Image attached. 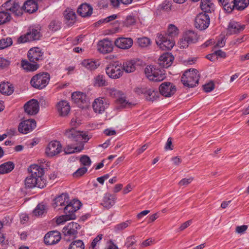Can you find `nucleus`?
I'll return each mask as SVG.
<instances>
[{
	"label": "nucleus",
	"instance_id": "nucleus-1",
	"mask_svg": "<svg viewBox=\"0 0 249 249\" xmlns=\"http://www.w3.org/2000/svg\"><path fill=\"white\" fill-rule=\"evenodd\" d=\"M80 124V120L77 118H72L71 122L72 128L66 130L65 135L73 142H81L84 140L85 142H87L89 139L87 133L77 131L74 129V127H76Z\"/></svg>",
	"mask_w": 249,
	"mask_h": 249
},
{
	"label": "nucleus",
	"instance_id": "nucleus-2",
	"mask_svg": "<svg viewBox=\"0 0 249 249\" xmlns=\"http://www.w3.org/2000/svg\"><path fill=\"white\" fill-rule=\"evenodd\" d=\"M199 74L196 69H189L186 71L181 78V81L184 86L188 88H194L198 84Z\"/></svg>",
	"mask_w": 249,
	"mask_h": 249
},
{
	"label": "nucleus",
	"instance_id": "nucleus-3",
	"mask_svg": "<svg viewBox=\"0 0 249 249\" xmlns=\"http://www.w3.org/2000/svg\"><path fill=\"white\" fill-rule=\"evenodd\" d=\"M147 78L151 81L160 82L166 77L164 70L156 69L154 66H147L144 70Z\"/></svg>",
	"mask_w": 249,
	"mask_h": 249
},
{
	"label": "nucleus",
	"instance_id": "nucleus-4",
	"mask_svg": "<svg viewBox=\"0 0 249 249\" xmlns=\"http://www.w3.org/2000/svg\"><path fill=\"white\" fill-rule=\"evenodd\" d=\"M198 38L199 36L195 31H186L183 33L182 38L178 42V46L180 48H186L190 44L197 42Z\"/></svg>",
	"mask_w": 249,
	"mask_h": 249
},
{
	"label": "nucleus",
	"instance_id": "nucleus-5",
	"mask_svg": "<svg viewBox=\"0 0 249 249\" xmlns=\"http://www.w3.org/2000/svg\"><path fill=\"white\" fill-rule=\"evenodd\" d=\"M50 79V77L48 73L37 74L33 77L30 83L33 87L37 89H42L48 85Z\"/></svg>",
	"mask_w": 249,
	"mask_h": 249
},
{
	"label": "nucleus",
	"instance_id": "nucleus-6",
	"mask_svg": "<svg viewBox=\"0 0 249 249\" xmlns=\"http://www.w3.org/2000/svg\"><path fill=\"white\" fill-rule=\"evenodd\" d=\"M1 7L16 16H21L23 14V9L18 0H8L1 5Z\"/></svg>",
	"mask_w": 249,
	"mask_h": 249
},
{
	"label": "nucleus",
	"instance_id": "nucleus-7",
	"mask_svg": "<svg viewBox=\"0 0 249 249\" xmlns=\"http://www.w3.org/2000/svg\"><path fill=\"white\" fill-rule=\"evenodd\" d=\"M41 36L40 30L36 29H30L29 31L25 35L21 36L18 39L20 43H23L28 41L38 40Z\"/></svg>",
	"mask_w": 249,
	"mask_h": 249
},
{
	"label": "nucleus",
	"instance_id": "nucleus-8",
	"mask_svg": "<svg viewBox=\"0 0 249 249\" xmlns=\"http://www.w3.org/2000/svg\"><path fill=\"white\" fill-rule=\"evenodd\" d=\"M76 211L70 203H67L64 208V213L65 214L59 216L56 219V223L57 224H61L68 220L75 219L76 215L75 212Z\"/></svg>",
	"mask_w": 249,
	"mask_h": 249
},
{
	"label": "nucleus",
	"instance_id": "nucleus-9",
	"mask_svg": "<svg viewBox=\"0 0 249 249\" xmlns=\"http://www.w3.org/2000/svg\"><path fill=\"white\" fill-rule=\"evenodd\" d=\"M156 43L163 50H171L175 45V41L172 38L161 34L156 39Z\"/></svg>",
	"mask_w": 249,
	"mask_h": 249
},
{
	"label": "nucleus",
	"instance_id": "nucleus-10",
	"mask_svg": "<svg viewBox=\"0 0 249 249\" xmlns=\"http://www.w3.org/2000/svg\"><path fill=\"white\" fill-rule=\"evenodd\" d=\"M159 91L161 95L168 98L171 97L176 93L177 88L172 83L165 82L160 85Z\"/></svg>",
	"mask_w": 249,
	"mask_h": 249
},
{
	"label": "nucleus",
	"instance_id": "nucleus-11",
	"mask_svg": "<svg viewBox=\"0 0 249 249\" xmlns=\"http://www.w3.org/2000/svg\"><path fill=\"white\" fill-rule=\"evenodd\" d=\"M121 65L116 63L111 64L106 69V71L108 76L112 79H117L120 77L123 73Z\"/></svg>",
	"mask_w": 249,
	"mask_h": 249
},
{
	"label": "nucleus",
	"instance_id": "nucleus-12",
	"mask_svg": "<svg viewBox=\"0 0 249 249\" xmlns=\"http://www.w3.org/2000/svg\"><path fill=\"white\" fill-rule=\"evenodd\" d=\"M26 187L32 188L37 187L39 188H43L45 186L46 180L42 178H36L30 175L25 180Z\"/></svg>",
	"mask_w": 249,
	"mask_h": 249
},
{
	"label": "nucleus",
	"instance_id": "nucleus-13",
	"mask_svg": "<svg viewBox=\"0 0 249 249\" xmlns=\"http://www.w3.org/2000/svg\"><path fill=\"white\" fill-rule=\"evenodd\" d=\"M210 24V17L206 13L199 14L195 19V26L200 30L206 29Z\"/></svg>",
	"mask_w": 249,
	"mask_h": 249
},
{
	"label": "nucleus",
	"instance_id": "nucleus-14",
	"mask_svg": "<svg viewBox=\"0 0 249 249\" xmlns=\"http://www.w3.org/2000/svg\"><path fill=\"white\" fill-rule=\"evenodd\" d=\"M80 228V226L78 223L72 222L63 228L62 232L65 236H69L74 239L76 237L77 230Z\"/></svg>",
	"mask_w": 249,
	"mask_h": 249
},
{
	"label": "nucleus",
	"instance_id": "nucleus-15",
	"mask_svg": "<svg viewBox=\"0 0 249 249\" xmlns=\"http://www.w3.org/2000/svg\"><path fill=\"white\" fill-rule=\"evenodd\" d=\"M62 150L60 143L58 141H52L46 148V154L49 157H53L59 154Z\"/></svg>",
	"mask_w": 249,
	"mask_h": 249
},
{
	"label": "nucleus",
	"instance_id": "nucleus-16",
	"mask_svg": "<svg viewBox=\"0 0 249 249\" xmlns=\"http://www.w3.org/2000/svg\"><path fill=\"white\" fill-rule=\"evenodd\" d=\"M36 127V122L34 119H29L21 122L18 126L20 133L27 134L32 131Z\"/></svg>",
	"mask_w": 249,
	"mask_h": 249
},
{
	"label": "nucleus",
	"instance_id": "nucleus-17",
	"mask_svg": "<svg viewBox=\"0 0 249 249\" xmlns=\"http://www.w3.org/2000/svg\"><path fill=\"white\" fill-rule=\"evenodd\" d=\"M71 98L73 102L80 108H84L88 106V99L86 94L82 92H73L71 95Z\"/></svg>",
	"mask_w": 249,
	"mask_h": 249
},
{
	"label": "nucleus",
	"instance_id": "nucleus-18",
	"mask_svg": "<svg viewBox=\"0 0 249 249\" xmlns=\"http://www.w3.org/2000/svg\"><path fill=\"white\" fill-rule=\"evenodd\" d=\"M61 239L60 233L53 231L48 232L44 237V242L47 245H53L57 243Z\"/></svg>",
	"mask_w": 249,
	"mask_h": 249
},
{
	"label": "nucleus",
	"instance_id": "nucleus-19",
	"mask_svg": "<svg viewBox=\"0 0 249 249\" xmlns=\"http://www.w3.org/2000/svg\"><path fill=\"white\" fill-rule=\"evenodd\" d=\"M25 112L30 115L36 114L39 111V104L36 100L32 99L27 102L24 106Z\"/></svg>",
	"mask_w": 249,
	"mask_h": 249
},
{
	"label": "nucleus",
	"instance_id": "nucleus-20",
	"mask_svg": "<svg viewBox=\"0 0 249 249\" xmlns=\"http://www.w3.org/2000/svg\"><path fill=\"white\" fill-rule=\"evenodd\" d=\"M133 44V39L130 37H119L114 41V44L117 47L124 50L129 49Z\"/></svg>",
	"mask_w": 249,
	"mask_h": 249
},
{
	"label": "nucleus",
	"instance_id": "nucleus-21",
	"mask_svg": "<svg viewBox=\"0 0 249 249\" xmlns=\"http://www.w3.org/2000/svg\"><path fill=\"white\" fill-rule=\"evenodd\" d=\"M174 59V56L170 53H165L161 55L158 59V64L163 68L170 67Z\"/></svg>",
	"mask_w": 249,
	"mask_h": 249
},
{
	"label": "nucleus",
	"instance_id": "nucleus-22",
	"mask_svg": "<svg viewBox=\"0 0 249 249\" xmlns=\"http://www.w3.org/2000/svg\"><path fill=\"white\" fill-rule=\"evenodd\" d=\"M107 103L106 100L102 97L96 99L92 104V107L96 113H102L107 107Z\"/></svg>",
	"mask_w": 249,
	"mask_h": 249
},
{
	"label": "nucleus",
	"instance_id": "nucleus-23",
	"mask_svg": "<svg viewBox=\"0 0 249 249\" xmlns=\"http://www.w3.org/2000/svg\"><path fill=\"white\" fill-rule=\"evenodd\" d=\"M28 56L31 62L35 63L37 61L42 59L43 53L39 48H33L28 51Z\"/></svg>",
	"mask_w": 249,
	"mask_h": 249
},
{
	"label": "nucleus",
	"instance_id": "nucleus-24",
	"mask_svg": "<svg viewBox=\"0 0 249 249\" xmlns=\"http://www.w3.org/2000/svg\"><path fill=\"white\" fill-rule=\"evenodd\" d=\"M98 51L103 53H109L113 50L112 42L107 39L101 40L98 44Z\"/></svg>",
	"mask_w": 249,
	"mask_h": 249
},
{
	"label": "nucleus",
	"instance_id": "nucleus-25",
	"mask_svg": "<svg viewBox=\"0 0 249 249\" xmlns=\"http://www.w3.org/2000/svg\"><path fill=\"white\" fill-rule=\"evenodd\" d=\"M38 0H27L26 1L22 6H21L23 11L29 13H33L38 9L37 5Z\"/></svg>",
	"mask_w": 249,
	"mask_h": 249
},
{
	"label": "nucleus",
	"instance_id": "nucleus-26",
	"mask_svg": "<svg viewBox=\"0 0 249 249\" xmlns=\"http://www.w3.org/2000/svg\"><path fill=\"white\" fill-rule=\"evenodd\" d=\"M245 28L244 25H241L239 23L231 21L230 22L227 29V34L232 35L237 34L243 31Z\"/></svg>",
	"mask_w": 249,
	"mask_h": 249
},
{
	"label": "nucleus",
	"instance_id": "nucleus-27",
	"mask_svg": "<svg viewBox=\"0 0 249 249\" xmlns=\"http://www.w3.org/2000/svg\"><path fill=\"white\" fill-rule=\"evenodd\" d=\"M116 198L113 195L106 193L103 197L101 205L107 209H110L115 204Z\"/></svg>",
	"mask_w": 249,
	"mask_h": 249
},
{
	"label": "nucleus",
	"instance_id": "nucleus-28",
	"mask_svg": "<svg viewBox=\"0 0 249 249\" xmlns=\"http://www.w3.org/2000/svg\"><path fill=\"white\" fill-rule=\"evenodd\" d=\"M64 16L66 23L68 26H72L75 22L76 15L75 12L71 9H67L64 12Z\"/></svg>",
	"mask_w": 249,
	"mask_h": 249
},
{
	"label": "nucleus",
	"instance_id": "nucleus-29",
	"mask_svg": "<svg viewBox=\"0 0 249 249\" xmlns=\"http://www.w3.org/2000/svg\"><path fill=\"white\" fill-rule=\"evenodd\" d=\"M57 109L60 116H65L70 111V106L67 101H61L57 104Z\"/></svg>",
	"mask_w": 249,
	"mask_h": 249
},
{
	"label": "nucleus",
	"instance_id": "nucleus-30",
	"mask_svg": "<svg viewBox=\"0 0 249 249\" xmlns=\"http://www.w3.org/2000/svg\"><path fill=\"white\" fill-rule=\"evenodd\" d=\"M30 175L36 178H42L43 175V169L36 165H31L28 168Z\"/></svg>",
	"mask_w": 249,
	"mask_h": 249
},
{
	"label": "nucleus",
	"instance_id": "nucleus-31",
	"mask_svg": "<svg viewBox=\"0 0 249 249\" xmlns=\"http://www.w3.org/2000/svg\"><path fill=\"white\" fill-rule=\"evenodd\" d=\"M14 91L13 85L8 82H3L0 84V92L6 95H11Z\"/></svg>",
	"mask_w": 249,
	"mask_h": 249
},
{
	"label": "nucleus",
	"instance_id": "nucleus-32",
	"mask_svg": "<svg viewBox=\"0 0 249 249\" xmlns=\"http://www.w3.org/2000/svg\"><path fill=\"white\" fill-rule=\"evenodd\" d=\"M92 8L88 4H82L77 9V13L82 17H89L92 13Z\"/></svg>",
	"mask_w": 249,
	"mask_h": 249
},
{
	"label": "nucleus",
	"instance_id": "nucleus-33",
	"mask_svg": "<svg viewBox=\"0 0 249 249\" xmlns=\"http://www.w3.org/2000/svg\"><path fill=\"white\" fill-rule=\"evenodd\" d=\"M249 4V0H234L231 5V11L237 10L242 11L245 9Z\"/></svg>",
	"mask_w": 249,
	"mask_h": 249
},
{
	"label": "nucleus",
	"instance_id": "nucleus-34",
	"mask_svg": "<svg viewBox=\"0 0 249 249\" xmlns=\"http://www.w3.org/2000/svg\"><path fill=\"white\" fill-rule=\"evenodd\" d=\"M82 65L89 71H93L96 69L99 66V63L98 61L92 59H85L82 63Z\"/></svg>",
	"mask_w": 249,
	"mask_h": 249
},
{
	"label": "nucleus",
	"instance_id": "nucleus-35",
	"mask_svg": "<svg viewBox=\"0 0 249 249\" xmlns=\"http://www.w3.org/2000/svg\"><path fill=\"white\" fill-rule=\"evenodd\" d=\"M200 7L205 13H211L214 11V5L211 0H201Z\"/></svg>",
	"mask_w": 249,
	"mask_h": 249
},
{
	"label": "nucleus",
	"instance_id": "nucleus-36",
	"mask_svg": "<svg viewBox=\"0 0 249 249\" xmlns=\"http://www.w3.org/2000/svg\"><path fill=\"white\" fill-rule=\"evenodd\" d=\"M69 200L68 195L67 194H62L55 198L53 207L56 208L59 206H65L68 203Z\"/></svg>",
	"mask_w": 249,
	"mask_h": 249
},
{
	"label": "nucleus",
	"instance_id": "nucleus-37",
	"mask_svg": "<svg viewBox=\"0 0 249 249\" xmlns=\"http://www.w3.org/2000/svg\"><path fill=\"white\" fill-rule=\"evenodd\" d=\"M123 70L127 73H130L134 71L136 69V63L134 60H130L124 63Z\"/></svg>",
	"mask_w": 249,
	"mask_h": 249
},
{
	"label": "nucleus",
	"instance_id": "nucleus-38",
	"mask_svg": "<svg viewBox=\"0 0 249 249\" xmlns=\"http://www.w3.org/2000/svg\"><path fill=\"white\" fill-rule=\"evenodd\" d=\"M21 64L23 69L27 71H35L39 67V65L37 64H31L26 60H22Z\"/></svg>",
	"mask_w": 249,
	"mask_h": 249
},
{
	"label": "nucleus",
	"instance_id": "nucleus-39",
	"mask_svg": "<svg viewBox=\"0 0 249 249\" xmlns=\"http://www.w3.org/2000/svg\"><path fill=\"white\" fill-rule=\"evenodd\" d=\"M145 99L149 101H154L158 98V93L153 89L147 88L145 93Z\"/></svg>",
	"mask_w": 249,
	"mask_h": 249
},
{
	"label": "nucleus",
	"instance_id": "nucleus-40",
	"mask_svg": "<svg viewBox=\"0 0 249 249\" xmlns=\"http://www.w3.org/2000/svg\"><path fill=\"white\" fill-rule=\"evenodd\" d=\"M14 168L12 162L8 161L0 165V174H4L10 172Z\"/></svg>",
	"mask_w": 249,
	"mask_h": 249
},
{
	"label": "nucleus",
	"instance_id": "nucleus-41",
	"mask_svg": "<svg viewBox=\"0 0 249 249\" xmlns=\"http://www.w3.org/2000/svg\"><path fill=\"white\" fill-rule=\"evenodd\" d=\"M179 33L178 28L173 24H170L168 28L167 33L165 35L166 36L172 38L177 37Z\"/></svg>",
	"mask_w": 249,
	"mask_h": 249
},
{
	"label": "nucleus",
	"instance_id": "nucleus-42",
	"mask_svg": "<svg viewBox=\"0 0 249 249\" xmlns=\"http://www.w3.org/2000/svg\"><path fill=\"white\" fill-rule=\"evenodd\" d=\"M95 86L104 87L107 85V83L106 80L105 76L100 74L94 78Z\"/></svg>",
	"mask_w": 249,
	"mask_h": 249
},
{
	"label": "nucleus",
	"instance_id": "nucleus-43",
	"mask_svg": "<svg viewBox=\"0 0 249 249\" xmlns=\"http://www.w3.org/2000/svg\"><path fill=\"white\" fill-rule=\"evenodd\" d=\"M11 18L10 14L5 11V10L0 11V25L10 21Z\"/></svg>",
	"mask_w": 249,
	"mask_h": 249
},
{
	"label": "nucleus",
	"instance_id": "nucleus-44",
	"mask_svg": "<svg viewBox=\"0 0 249 249\" xmlns=\"http://www.w3.org/2000/svg\"><path fill=\"white\" fill-rule=\"evenodd\" d=\"M79 143V142H78ZM82 142L79 146L72 147L71 146L68 145L65 149V152L66 154H71L75 152H80L84 148L83 144H82Z\"/></svg>",
	"mask_w": 249,
	"mask_h": 249
},
{
	"label": "nucleus",
	"instance_id": "nucleus-45",
	"mask_svg": "<svg viewBox=\"0 0 249 249\" xmlns=\"http://www.w3.org/2000/svg\"><path fill=\"white\" fill-rule=\"evenodd\" d=\"M218 1L223 6L224 10L227 13L231 12V5L234 0H218Z\"/></svg>",
	"mask_w": 249,
	"mask_h": 249
},
{
	"label": "nucleus",
	"instance_id": "nucleus-46",
	"mask_svg": "<svg viewBox=\"0 0 249 249\" xmlns=\"http://www.w3.org/2000/svg\"><path fill=\"white\" fill-rule=\"evenodd\" d=\"M137 43L140 47L144 48L148 47L150 44L151 41L148 37H142L138 38Z\"/></svg>",
	"mask_w": 249,
	"mask_h": 249
},
{
	"label": "nucleus",
	"instance_id": "nucleus-47",
	"mask_svg": "<svg viewBox=\"0 0 249 249\" xmlns=\"http://www.w3.org/2000/svg\"><path fill=\"white\" fill-rule=\"evenodd\" d=\"M85 246L83 242L81 240L73 241L70 245L69 249H84Z\"/></svg>",
	"mask_w": 249,
	"mask_h": 249
},
{
	"label": "nucleus",
	"instance_id": "nucleus-48",
	"mask_svg": "<svg viewBox=\"0 0 249 249\" xmlns=\"http://www.w3.org/2000/svg\"><path fill=\"white\" fill-rule=\"evenodd\" d=\"M107 93L111 97L117 98L122 95V92L114 88H107Z\"/></svg>",
	"mask_w": 249,
	"mask_h": 249
},
{
	"label": "nucleus",
	"instance_id": "nucleus-49",
	"mask_svg": "<svg viewBox=\"0 0 249 249\" xmlns=\"http://www.w3.org/2000/svg\"><path fill=\"white\" fill-rule=\"evenodd\" d=\"M12 39L10 37L2 38L0 40V50L4 49L12 44Z\"/></svg>",
	"mask_w": 249,
	"mask_h": 249
},
{
	"label": "nucleus",
	"instance_id": "nucleus-50",
	"mask_svg": "<svg viewBox=\"0 0 249 249\" xmlns=\"http://www.w3.org/2000/svg\"><path fill=\"white\" fill-rule=\"evenodd\" d=\"M46 211L45 207L44 205L39 204L33 211V214L35 216H39L43 214Z\"/></svg>",
	"mask_w": 249,
	"mask_h": 249
},
{
	"label": "nucleus",
	"instance_id": "nucleus-51",
	"mask_svg": "<svg viewBox=\"0 0 249 249\" xmlns=\"http://www.w3.org/2000/svg\"><path fill=\"white\" fill-rule=\"evenodd\" d=\"M80 163L85 166H90L91 161L89 156L87 155H83L80 158Z\"/></svg>",
	"mask_w": 249,
	"mask_h": 249
},
{
	"label": "nucleus",
	"instance_id": "nucleus-52",
	"mask_svg": "<svg viewBox=\"0 0 249 249\" xmlns=\"http://www.w3.org/2000/svg\"><path fill=\"white\" fill-rule=\"evenodd\" d=\"M117 101L118 103L123 107H126L130 106V103L127 102L125 97L122 96V95L117 98Z\"/></svg>",
	"mask_w": 249,
	"mask_h": 249
},
{
	"label": "nucleus",
	"instance_id": "nucleus-53",
	"mask_svg": "<svg viewBox=\"0 0 249 249\" xmlns=\"http://www.w3.org/2000/svg\"><path fill=\"white\" fill-rule=\"evenodd\" d=\"M146 89L147 87L144 86H139L135 87L133 91L136 94L140 95L141 94H145Z\"/></svg>",
	"mask_w": 249,
	"mask_h": 249
},
{
	"label": "nucleus",
	"instance_id": "nucleus-54",
	"mask_svg": "<svg viewBox=\"0 0 249 249\" xmlns=\"http://www.w3.org/2000/svg\"><path fill=\"white\" fill-rule=\"evenodd\" d=\"M49 28L52 32H55L60 28V23L56 21H52L49 25Z\"/></svg>",
	"mask_w": 249,
	"mask_h": 249
},
{
	"label": "nucleus",
	"instance_id": "nucleus-55",
	"mask_svg": "<svg viewBox=\"0 0 249 249\" xmlns=\"http://www.w3.org/2000/svg\"><path fill=\"white\" fill-rule=\"evenodd\" d=\"M129 223L130 222H129L128 221H127L117 225L115 227V231H121L124 230L128 226Z\"/></svg>",
	"mask_w": 249,
	"mask_h": 249
},
{
	"label": "nucleus",
	"instance_id": "nucleus-56",
	"mask_svg": "<svg viewBox=\"0 0 249 249\" xmlns=\"http://www.w3.org/2000/svg\"><path fill=\"white\" fill-rule=\"evenodd\" d=\"M69 203L71 206L72 208L75 209L76 211L80 209L82 205L81 202L79 200L77 199H73Z\"/></svg>",
	"mask_w": 249,
	"mask_h": 249
},
{
	"label": "nucleus",
	"instance_id": "nucleus-57",
	"mask_svg": "<svg viewBox=\"0 0 249 249\" xmlns=\"http://www.w3.org/2000/svg\"><path fill=\"white\" fill-rule=\"evenodd\" d=\"M203 89L206 92H209L212 91L214 88V85L213 82L208 83L203 85Z\"/></svg>",
	"mask_w": 249,
	"mask_h": 249
},
{
	"label": "nucleus",
	"instance_id": "nucleus-58",
	"mask_svg": "<svg viewBox=\"0 0 249 249\" xmlns=\"http://www.w3.org/2000/svg\"><path fill=\"white\" fill-rule=\"evenodd\" d=\"M87 171V168L86 167L80 168L73 173V176L75 177H80L84 175Z\"/></svg>",
	"mask_w": 249,
	"mask_h": 249
},
{
	"label": "nucleus",
	"instance_id": "nucleus-59",
	"mask_svg": "<svg viewBox=\"0 0 249 249\" xmlns=\"http://www.w3.org/2000/svg\"><path fill=\"white\" fill-rule=\"evenodd\" d=\"M194 179L193 177H190L188 178H183L179 182L178 185L180 186H186L190 184Z\"/></svg>",
	"mask_w": 249,
	"mask_h": 249
},
{
	"label": "nucleus",
	"instance_id": "nucleus-60",
	"mask_svg": "<svg viewBox=\"0 0 249 249\" xmlns=\"http://www.w3.org/2000/svg\"><path fill=\"white\" fill-rule=\"evenodd\" d=\"M103 234H99L96 238L94 239L91 244V247L89 249H94L97 244L103 238Z\"/></svg>",
	"mask_w": 249,
	"mask_h": 249
},
{
	"label": "nucleus",
	"instance_id": "nucleus-61",
	"mask_svg": "<svg viewBox=\"0 0 249 249\" xmlns=\"http://www.w3.org/2000/svg\"><path fill=\"white\" fill-rule=\"evenodd\" d=\"M136 240L134 236H131L127 238L126 245L127 247H133V245L136 243Z\"/></svg>",
	"mask_w": 249,
	"mask_h": 249
},
{
	"label": "nucleus",
	"instance_id": "nucleus-62",
	"mask_svg": "<svg viewBox=\"0 0 249 249\" xmlns=\"http://www.w3.org/2000/svg\"><path fill=\"white\" fill-rule=\"evenodd\" d=\"M117 18L116 15H112L111 16H110L107 18H105L104 19H101L98 21V24H101L103 23H107L110 21L113 20L115 19H116Z\"/></svg>",
	"mask_w": 249,
	"mask_h": 249
},
{
	"label": "nucleus",
	"instance_id": "nucleus-63",
	"mask_svg": "<svg viewBox=\"0 0 249 249\" xmlns=\"http://www.w3.org/2000/svg\"><path fill=\"white\" fill-rule=\"evenodd\" d=\"M135 22L134 18L133 16H129L125 19V24L127 26H129L134 24Z\"/></svg>",
	"mask_w": 249,
	"mask_h": 249
},
{
	"label": "nucleus",
	"instance_id": "nucleus-64",
	"mask_svg": "<svg viewBox=\"0 0 249 249\" xmlns=\"http://www.w3.org/2000/svg\"><path fill=\"white\" fill-rule=\"evenodd\" d=\"M164 148L166 150H171L173 149V145L172 144V138L170 137L168 139Z\"/></svg>",
	"mask_w": 249,
	"mask_h": 249
}]
</instances>
